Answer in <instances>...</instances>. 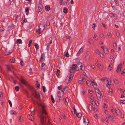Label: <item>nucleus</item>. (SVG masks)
I'll list each match as a JSON object with an SVG mask.
<instances>
[{"label":"nucleus","mask_w":125,"mask_h":125,"mask_svg":"<svg viewBox=\"0 0 125 125\" xmlns=\"http://www.w3.org/2000/svg\"><path fill=\"white\" fill-rule=\"evenodd\" d=\"M42 114L40 116V121L42 125H45V119L46 118V116H44L43 114H44L45 115H47V114L46 111L44 108V106H43L42 107Z\"/></svg>","instance_id":"nucleus-1"},{"label":"nucleus","mask_w":125,"mask_h":125,"mask_svg":"<svg viewBox=\"0 0 125 125\" xmlns=\"http://www.w3.org/2000/svg\"><path fill=\"white\" fill-rule=\"evenodd\" d=\"M30 89L31 92L32 94L39 101H41L40 95L35 90L34 88L32 87H30Z\"/></svg>","instance_id":"nucleus-2"},{"label":"nucleus","mask_w":125,"mask_h":125,"mask_svg":"<svg viewBox=\"0 0 125 125\" xmlns=\"http://www.w3.org/2000/svg\"><path fill=\"white\" fill-rule=\"evenodd\" d=\"M94 89L95 92L97 99L98 101H100L101 100V95H102V94L101 93L98 88H94Z\"/></svg>","instance_id":"nucleus-3"},{"label":"nucleus","mask_w":125,"mask_h":125,"mask_svg":"<svg viewBox=\"0 0 125 125\" xmlns=\"http://www.w3.org/2000/svg\"><path fill=\"white\" fill-rule=\"evenodd\" d=\"M75 65L76 67V71L80 70H84V69H82V63L81 62H78L76 64H75Z\"/></svg>","instance_id":"nucleus-4"},{"label":"nucleus","mask_w":125,"mask_h":125,"mask_svg":"<svg viewBox=\"0 0 125 125\" xmlns=\"http://www.w3.org/2000/svg\"><path fill=\"white\" fill-rule=\"evenodd\" d=\"M75 71H76V68L75 65V64H73L70 67V71L71 73H73L75 72Z\"/></svg>","instance_id":"nucleus-5"},{"label":"nucleus","mask_w":125,"mask_h":125,"mask_svg":"<svg viewBox=\"0 0 125 125\" xmlns=\"http://www.w3.org/2000/svg\"><path fill=\"white\" fill-rule=\"evenodd\" d=\"M122 67L121 64H120L117 67L116 72L117 73H119L121 71V69Z\"/></svg>","instance_id":"nucleus-6"},{"label":"nucleus","mask_w":125,"mask_h":125,"mask_svg":"<svg viewBox=\"0 0 125 125\" xmlns=\"http://www.w3.org/2000/svg\"><path fill=\"white\" fill-rule=\"evenodd\" d=\"M43 7V6L42 4L41 3H39V6L38 8V10L39 12L41 11L42 10Z\"/></svg>","instance_id":"nucleus-7"},{"label":"nucleus","mask_w":125,"mask_h":125,"mask_svg":"<svg viewBox=\"0 0 125 125\" xmlns=\"http://www.w3.org/2000/svg\"><path fill=\"white\" fill-rule=\"evenodd\" d=\"M115 112L118 115H120L121 114L120 110L118 108H116L115 110Z\"/></svg>","instance_id":"nucleus-8"},{"label":"nucleus","mask_w":125,"mask_h":125,"mask_svg":"<svg viewBox=\"0 0 125 125\" xmlns=\"http://www.w3.org/2000/svg\"><path fill=\"white\" fill-rule=\"evenodd\" d=\"M83 122L84 123L87 122V125H88L89 123V121H88V118H87L85 116H83Z\"/></svg>","instance_id":"nucleus-9"},{"label":"nucleus","mask_w":125,"mask_h":125,"mask_svg":"<svg viewBox=\"0 0 125 125\" xmlns=\"http://www.w3.org/2000/svg\"><path fill=\"white\" fill-rule=\"evenodd\" d=\"M69 5L68 0H65L63 3L62 5L68 7Z\"/></svg>","instance_id":"nucleus-10"},{"label":"nucleus","mask_w":125,"mask_h":125,"mask_svg":"<svg viewBox=\"0 0 125 125\" xmlns=\"http://www.w3.org/2000/svg\"><path fill=\"white\" fill-rule=\"evenodd\" d=\"M20 80L22 83H23L26 86H28V85L27 83V82L25 81V80L23 78H21V79Z\"/></svg>","instance_id":"nucleus-11"},{"label":"nucleus","mask_w":125,"mask_h":125,"mask_svg":"<svg viewBox=\"0 0 125 125\" xmlns=\"http://www.w3.org/2000/svg\"><path fill=\"white\" fill-rule=\"evenodd\" d=\"M44 56V54L43 53L42 54L41 57L39 61V62H40L44 61V60H43V59Z\"/></svg>","instance_id":"nucleus-12"},{"label":"nucleus","mask_w":125,"mask_h":125,"mask_svg":"<svg viewBox=\"0 0 125 125\" xmlns=\"http://www.w3.org/2000/svg\"><path fill=\"white\" fill-rule=\"evenodd\" d=\"M68 9L66 7H64L63 9V12L65 13H67V12Z\"/></svg>","instance_id":"nucleus-13"},{"label":"nucleus","mask_w":125,"mask_h":125,"mask_svg":"<svg viewBox=\"0 0 125 125\" xmlns=\"http://www.w3.org/2000/svg\"><path fill=\"white\" fill-rule=\"evenodd\" d=\"M16 42L18 44H21L22 42L21 40L20 39H19L17 40Z\"/></svg>","instance_id":"nucleus-14"},{"label":"nucleus","mask_w":125,"mask_h":125,"mask_svg":"<svg viewBox=\"0 0 125 125\" xmlns=\"http://www.w3.org/2000/svg\"><path fill=\"white\" fill-rule=\"evenodd\" d=\"M105 54H107L108 53V52L107 48L106 47H105L104 48L103 50Z\"/></svg>","instance_id":"nucleus-15"},{"label":"nucleus","mask_w":125,"mask_h":125,"mask_svg":"<svg viewBox=\"0 0 125 125\" xmlns=\"http://www.w3.org/2000/svg\"><path fill=\"white\" fill-rule=\"evenodd\" d=\"M88 109L90 111L91 110H92L93 108L92 106V105L90 104H88L87 106Z\"/></svg>","instance_id":"nucleus-16"},{"label":"nucleus","mask_w":125,"mask_h":125,"mask_svg":"<svg viewBox=\"0 0 125 125\" xmlns=\"http://www.w3.org/2000/svg\"><path fill=\"white\" fill-rule=\"evenodd\" d=\"M76 115L77 117L78 118L81 117L82 116V114L79 113L76 114Z\"/></svg>","instance_id":"nucleus-17"},{"label":"nucleus","mask_w":125,"mask_h":125,"mask_svg":"<svg viewBox=\"0 0 125 125\" xmlns=\"http://www.w3.org/2000/svg\"><path fill=\"white\" fill-rule=\"evenodd\" d=\"M88 42L90 44H93V40L91 39H90L88 40Z\"/></svg>","instance_id":"nucleus-18"},{"label":"nucleus","mask_w":125,"mask_h":125,"mask_svg":"<svg viewBox=\"0 0 125 125\" xmlns=\"http://www.w3.org/2000/svg\"><path fill=\"white\" fill-rule=\"evenodd\" d=\"M45 9L46 11H48L50 10V7L49 6H45Z\"/></svg>","instance_id":"nucleus-19"},{"label":"nucleus","mask_w":125,"mask_h":125,"mask_svg":"<svg viewBox=\"0 0 125 125\" xmlns=\"http://www.w3.org/2000/svg\"><path fill=\"white\" fill-rule=\"evenodd\" d=\"M83 51V50L82 49V48H81L79 50V51L77 53V54L78 55H79Z\"/></svg>","instance_id":"nucleus-20"},{"label":"nucleus","mask_w":125,"mask_h":125,"mask_svg":"<svg viewBox=\"0 0 125 125\" xmlns=\"http://www.w3.org/2000/svg\"><path fill=\"white\" fill-rule=\"evenodd\" d=\"M4 27L3 26H2L0 27V31H4Z\"/></svg>","instance_id":"nucleus-21"},{"label":"nucleus","mask_w":125,"mask_h":125,"mask_svg":"<svg viewBox=\"0 0 125 125\" xmlns=\"http://www.w3.org/2000/svg\"><path fill=\"white\" fill-rule=\"evenodd\" d=\"M29 9L28 8H26L25 10V11L27 15H28L29 11Z\"/></svg>","instance_id":"nucleus-22"},{"label":"nucleus","mask_w":125,"mask_h":125,"mask_svg":"<svg viewBox=\"0 0 125 125\" xmlns=\"http://www.w3.org/2000/svg\"><path fill=\"white\" fill-rule=\"evenodd\" d=\"M114 1L116 5L117 6H119V0H114Z\"/></svg>","instance_id":"nucleus-23"},{"label":"nucleus","mask_w":125,"mask_h":125,"mask_svg":"<svg viewBox=\"0 0 125 125\" xmlns=\"http://www.w3.org/2000/svg\"><path fill=\"white\" fill-rule=\"evenodd\" d=\"M60 73V71L59 70H57L56 72V74L57 76L59 75Z\"/></svg>","instance_id":"nucleus-24"},{"label":"nucleus","mask_w":125,"mask_h":125,"mask_svg":"<svg viewBox=\"0 0 125 125\" xmlns=\"http://www.w3.org/2000/svg\"><path fill=\"white\" fill-rule=\"evenodd\" d=\"M86 84L88 86H90L91 85V84L90 82L88 80L86 82Z\"/></svg>","instance_id":"nucleus-25"},{"label":"nucleus","mask_w":125,"mask_h":125,"mask_svg":"<svg viewBox=\"0 0 125 125\" xmlns=\"http://www.w3.org/2000/svg\"><path fill=\"white\" fill-rule=\"evenodd\" d=\"M32 42V40H31L29 42V44L28 45V47H29L31 46V44Z\"/></svg>","instance_id":"nucleus-26"},{"label":"nucleus","mask_w":125,"mask_h":125,"mask_svg":"<svg viewBox=\"0 0 125 125\" xmlns=\"http://www.w3.org/2000/svg\"><path fill=\"white\" fill-rule=\"evenodd\" d=\"M125 96V91H124L122 94L121 97H124Z\"/></svg>","instance_id":"nucleus-27"},{"label":"nucleus","mask_w":125,"mask_h":125,"mask_svg":"<svg viewBox=\"0 0 125 125\" xmlns=\"http://www.w3.org/2000/svg\"><path fill=\"white\" fill-rule=\"evenodd\" d=\"M11 114L12 115H15L17 114L16 112L13 110H12L10 112Z\"/></svg>","instance_id":"nucleus-28"},{"label":"nucleus","mask_w":125,"mask_h":125,"mask_svg":"<svg viewBox=\"0 0 125 125\" xmlns=\"http://www.w3.org/2000/svg\"><path fill=\"white\" fill-rule=\"evenodd\" d=\"M107 36H108V38H112V35L111 33L110 32H109L107 33Z\"/></svg>","instance_id":"nucleus-29"},{"label":"nucleus","mask_w":125,"mask_h":125,"mask_svg":"<svg viewBox=\"0 0 125 125\" xmlns=\"http://www.w3.org/2000/svg\"><path fill=\"white\" fill-rule=\"evenodd\" d=\"M36 31L38 33H39L40 34V33L41 32V31H42L43 30H42V31H41V28H40V26H39V31H38L37 30H36Z\"/></svg>","instance_id":"nucleus-30"},{"label":"nucleus","mask_w":125,"mask_h":125,"mask_svg":"<svg viewBox=\"0 0 125 125\" xmlns=\"http://www.w3.org/2000/svg\"><path fill=\"white\" fill-rule=\"evenodd\" d=\"M29 119L31 120V121H32V119L33 118V117L32 116V115H29Z\"/></svg>","instance_id":"nucleus-31"},{"label":"nucleus","mask_w":125,"mask_h":125,"mask_svg":"<svg viewBox=\"0 0 125 125\" xmlns=\"http://www.w3.org/2000/svg\"><path fill=\"white\" fill-rule=\"evenodd\" d=\"M109 15L110 16L113 17L115 16V14L114 13H110L109 14Z\"/></svg>","instance_id":"nucleus-32"},{"label":"nucleus","mask_w":125,"mask_h":125,"mask_svg":"<svg viewBox=\"0 0 125 125\" xmlns=\"http://www.w3.org/2000/svg\"><path fill=\"white\" fill-rule=\"evenodd\" d=\"M41 66L43 68H45V67L46 65L44 63H42L41 64Z\"/></svg>","instance_id":"nucleus-33"},{"label":"nucleus","mask_w":125,"mask_h":125,"mask_svg":"<svg viewBox=\"0 0 125 125\" xmlns=\"http://www.w3.org/2000/svg\"><path fill=\"white\" fill-rule=\"evenodd\" d=\"M35 46L36 50H37L39 49V45L37 43L35 44Z\"/></svg>","instance_id":"nucleus-34"},{"label":"nucleus","mask_w":125,"mask_h":125,"mask_svg":"<svg viewBox=\"0 0 125 125\" xmlns=\"http://www.w3.org/2000/svg\"><path fill=\"white\" fill-rule=\"evenodd\" d=\"M112 64L109 65V69H110V70L111 71L112 69Z\"/></svg>","instance_id":"nucleus-35"},{"label":"nucleus","mask_w":125,"mask_h":125,"mask_svg":"<svg viewBox=\"0 0 125 125\" xmlns=\"http://www.w3.org/2000/svg\"><path fill=\"white\" fill-rule=\"evenodd\" d=\"M46 25L47 26H49L50 25V22L49 21H47L46 23Z\"/></svg>","instance_id":"nucleus-36"},{"label":"nucleus","mask_w":125,"mask_h":125,"mask_svg":"<svg viewBox=\"0 0 125 125\" xmlns=\"http://www.w3.org/2000/svg\"><path fill=\"white\" fill-rule=\"evenodd\" d=\"M108 92L109 93H112V90L111 88H109L108 90Z\"/></svg>","instance_id":"nucleus-37"},{"label":"nucleus","mask_w":125,"mask_h":125,"mask_svg":"<svg viewBox=\"0 0 125 125\" xmlns=\"http://www.w3.org/2000/svg\"><path fill=\"white\" fill-rule=\"evenodd\" d=\"M11 52H5V54L6 55H9L10 54Z\"/></svg>","instance_id":"nucleus-38"},{"label":"nucleus","mask_w":125,"mask_h":125,"mask_svg":"<svg viewBox=\"0 0 125 125\" xmlns=\"http://www.w3.org/2000/svg\"><path fill=\"white\" fill-rule=\"evenodd\" d=\"M96 26V24H95V23H93V24L92 25V28H93V29L94 30H95V28H94Z\"/></svg>","instance_id":"nucleus-39"},{"label":"nucleus","mask_w":125,"mask_h":125,"mask_svg":"<svg viewBox=\"0 0 125 125\" xmlns=\"http://www.w3.org/2000/svg\"><path fill=\"white\" fill-rule=\"evenodd\" d=\"M51 99L52 102L53 103H54L55 102V101L54 100V99L53 97L52 96V95L51 96Z\"/></svg>","instance_id":"nucleus-40"},{"label":"nucleus","mask_w":125,"mask_h":125,"mask_svg":"<svg viewBox=\"0 0 125 125\" xmlns=\"http://www.w3.org/2000/svg\"><path fill=\"white\" fill-rule=\"evenodd\" d=\"M120 103H122L123 104H125V100H121L120 102Z\"/></svg>","instance_id":"nucleus-41"},{"label":"nucleus","mask_w":125,"mask_h":125,"mask_svg":"<svg viewBox=\"0 0 125 125\" xmlns=\"http://www.w3.org/2000/svg\"><path fill=\"white\" fill-rule=\"evenodd\" d=\"M68 89V88L67 86H65L63 87V90L64 91H67Z\"/></svg>","instance_id":"nucleus-42"},{"label":"nucleus","mask_w":125,"mask_h":125,"mask_svg":"<svg viewBox=\"0 0 125 125\" xmlns=\"http://www.w3.org/2000/svg\"><path fill=\"white\" fill-rule=\"evenodd\" d=\"M19 87L18 86H16L15 87V89L16 91H18L19 89Z\"/></svg>","instance_id":"nucleus-43"},{"label":"nucleus","mask_w":125,"mask_h":125,"mask_svg":"<svg viewBox=\"0 0 125 125\" xmlns=\"http://www.w3.org/2000/svg\"><path fill=\"white\" fill-rule=\"evenodd\" d=\"M111 7L113 10H117V9L116 7L113 6L112 5H111Z\"/></svg>","instance_id":"nucleus-44"},{"label":"nucleus","mask_w":125,"mask_h":125,"mask_svg":"<svg viewBox=\"0 0 125 125\" xmlns=\"http://www.w3.org/2000/svg\"><path fill=\"white\" fill-rule=\"evenodd\" d=\"M8 102L9 104H10V107H11L12 106V103H11V101H10V100H9Z\"/></svg>","instance_id":"nucleus-45"},{"label":"nucleus","mask_w":125,"mask_h":125,"mask_svg":"<svg viewBox=\"0 0 125 125\" xmlns=\"http://www.w3.org/2000/svg\"><path fill=\"white\" fill-rule=\"evenodd\" d=\"M23 22H21V23L22 24H23L24 22H26L27 21L26 19H25L24 20H23Z\"/></svg>","instance_id":"nucleus-46"},{"label":"nucleus","mask_w":125,"mask_h":125,"mask_svg":"<svg viewBox=\"0 0 125 125\" xmlns=\"http://www.w3.org/2000/svg\"><path fill=\"white\" fill-rule=\"evenodd\" d=\"M95 52L97 54H99L100 53V52L99 50H96L95 51Z\"/></svg>","instance_id":"nucleus-47"},{"label":"nucleus","mask_w":125,"mask_h":125,"mask_svg":"<svg viewBox=\"0 0 125 125\" xmlns=\"http://www.w3.org/2000/svg\"><path fill=\"white\" fill-rule=\"evenodd\" d=\"M62 85H61L60 86H59L58 87V89H59V90H60L62 88Z\"/></svg>","instance_id":"nucleus-48"},{"label":"nucleus","mask_w":125,"mask_h":125,"mask_svg":"<svg viewBox=\"0 0 125 125\" xmlns=\"http://www.w3.org/2000/svg\"><path fill=\"white\" fill-rule=\"evenodd\" d=\"M72 79L73 78H72V77H69L68 79V82L70 83L71 82Z\"/></svg>","instance_id":"nucleus-49"},{"label":"nucleus","mask_w":125,"mask_h":125,"mask_svg":"<svg viewBox=\"0 0 125 125\" xmlns=\"http://www.w3.org/2000/svg\"><path fill=\"white\" fill-rule=\"evenodd\" d=\"M97 37V35H96L94 34V37H93V38L95 40H97L98 39L97 38L96 39L95 38Z\"/></svg>","instance_id":"nucleus-50"},{"label":"nucleus","mask_w":125,"mask_h":125,"mask_svg":"<svg viewBox=\"0 0 125 125\" xmlns=\"http://www.w3.org/2000/svg\"><path fill=\"white\" fill-rule=\"evenodd\" d=\"M66 38L67 39H69L70 40L71 38V37L70 36L67 35L66 36Z\"/></svg>","instance_id":"nucleus-51"},{"label":"nucleus","mask_w":125,"mask_h":125,"mask_svg":"<svg viewBox=\"0 0 125 125\" xmlns=\"http://www.w3.org/2000/svg\"><path fill=\"white\" fill-rule=\"evenodd\" d=\"M7 70L9 71H11V69L8 66H7Z\"/></svg>","instance_id":"nucleus-52"},{"label":"nucleus","mask_w":125,"mask_h":125,"mask_svg":"<svg viewBox=\"0 0 125 125\" xmlns=\"http://www.w3.org/2000/svg\"><path fill=\"white\" fill-rule=\"evenodd\" d=\"M91 82L93 84H94V80L93 79H91L90 80Z\"/></svg>","instance_id":"nucleus-53"},{"label":"nucleus","mask_w":125,"mask_h":125,"mask_svg":"<svg viewBox=\"0 0 125 125\" xmlns=\"http://www.w3.org/2000/svg\"><path fill=\"white\" fill-rule=\"evenodd\" d=\"M21 65V66H23L24 65V62L22 61H21L20 62Z\"/></svg>","instance_id":"nucleus-54"},{"label":"nucleus","mask_w":125,"mask_h":125,"mask_svg":"<svg viewBox=\"0 0 125 125\" xmlns=\"http://www.w3.org/2000/svg\"><path fill=\"white\" fill-rule=\"evenodd\" d=\"M69 56V55L68 52H67L65 54V56H66L67 57H68Z\"/></svg>","instance_id":"nucleus-55"},{"label":"nucleus","mask_w":125,"mask_h":125,"mask_svg":"<svg viewBox=\"0 0 125 125\" xmlns=\"http://www.w3.org/2000/svg\"><path fill=\"white\" fill-rule=\"evenodd\" d=\"M15 62V58H13L11 61V63H14Z\"/></svg>","instance_id":"nucleus-56"},{"label":"nucleus","mask_w":125,"mask_h":125,"mask_svg":"<svg viewBox=\"0 0 125 125\" xmlns=\"http://www.w3.org/2000/svg\"><path fill=\"white\" fill-rule=\"evenodd\" d=\"M101 80L103 81H104L105 80V78L104 77L102 78L101 79Z\"/></svg>","instance_id":"nucleus-57"},{"label":"nucleus","mask_w":125,"mask_h":125,"mask_svg":"<svg viewBox=\"0 0 125 125\" xmlns=\"http://www.w3.org/2000/svg\"><path fill=\"white\" fill-rule=\"evenodd\" d=\"M88 92L90 94H92L93 93V91L91 90H88Z\"/></svg>","instance_id":"nucleus-58"},{"label":"nucleus","mask_w":125,"mask_h":125,"mask_svg":"<svg viewBox=\"0 0 125 125\" xmlns=\"http://www.w3.org/2000/svg\"><path fill=\"white\" fill-rule=\"evenodd\" d=\"M73 110L74 111V114H75V113H76V114L77 113H76V109H75V107L74 106V108H73Z\"/></svg>","instance_id":"nucleus-59"},{"label":"nucleus","mask_w":125,"mask_h":125,"mask_svg":"<svg viewBox=\"0 0 125 125\" xmlns=\"http://www.w3.org/2000/svg\"><path fill=\"white\" fill-rule=\"evenodd\" d=\"M90 98L92 100H93V99L94 98V97L93 95H91V96H90Z\"/></svg>","instance_id":"nucleus-60"},{"label":"nucleus","mask_w":125,"mask_h":125,"mask_svg":"<svg viewBox=\"0 0 125 125\" xmlns=\"http://www.w3.org/2000/svg\"><path fill=\"white\" fill-rule=\"evenodd\" d=\"M40 84H38L36 85V87L37 88H39L40 87Z\"/></svg>","instance_id":"nucleus-61"},{"label":"nucleus","mask_w":125,"mask_h":125,"mask_svg":"<svg viewBox=\"0 0 125 125\" xmlns=\"http://www.w3.org/2000/svg\"><path fill=\"white\" fill-rule=\"evenodd\" d=\"M121 73L122 74L123 73H125V69H124L123 71H122Z\"/></svg>","instance_id":"nucleus-62"},{"label":"nucleus","mask_w":125,"mask_h":125,"mask_svg":"<svg viewBox=\"0 0 125 125\" xmlns=\"http://www.w3.org/2000/svg\"><path fill=\"white\" fill-rule=\"evenodd\" d=\"M116 36L118 37L120 35V33L118 32H117L116 34Z\"/></svg>","instance_id":"nucleus-63"},{"label":"nucleus","mask_w":125,"mask_h":125,"mask_svg":"<svg viewBox=\"0 0 125 125\" xmlns=\"http://www.w3.org/2000/svg\"><path fill=\"white\" fill-rule=\"evenodd\" d=\"M123 16L125 18V11H124L123 13Z\"/></svg>","instance_id":"nucleus-64"}]
</instances>
